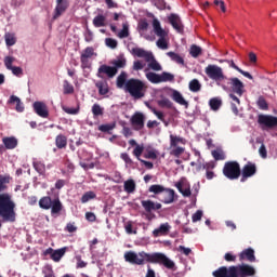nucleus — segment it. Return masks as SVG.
<instances>
[{
    "label": "nucleus",
    "mask_w": 277,
    "mask_h": 277,
    "mask_svg": "<svg viewBox=\"0 0 277 277\" xmlns=\"http://www.w3.org/2000/svg\"><path fill=\"white\" fill-rule=\"evenodd\" d=\"M70 8V2L68 0H56V6L53 13V19L57 21L62 14L66 12Z\"/></svg>",
    "instance_id": "nucleus-13"
},
{
    "label": "nucleus",
    "mask_w": 277,
    "mask_h": 277,
    "mask_svg": "<svg viewBox=\"0 0 277 277\" xmlns=\"http://www.w3.org/2000/svg\"><path fill=\"white\" fill-rule=\"evenodd\" d=\"M235 277H252L256 276V269L250 264L232 265Z\"/></svg>",
    "instance_id": "nucleus-9"
},
{
    "label": "nucleus",
    "mask_w": 277,
    "mask_h": 277,
    "mask_svg": "<svg viewBox=\"0 0 277 277\" xmlns=\"http://www.w3.org/2000/svg\"><path fill=\"white\" fill-rule=\"evenodd\" d=\"M123 256L124 261L132 265H146V263H153L163 265L167 269H174L175 267L174 261L170 260L161 252L146 253V251H141L135 253L134 251H128Z\"/></svg>",
    "instance_id": "nucleus-1"
},
{
    "label": "nucleus",
    "mask_w": 277,
    "mask_h": 277,
    "mask_svg": "<svg viewBox=\"0 0 277 277\" xmlns=\"http://www.w3.org/2000/svg\"><path fill=\"white\" fill-rule=\"evenodd\" d=\"M105 44L108 47V49H117L118 48V40L114 38H106Z\"/></svg>",
    "instance_id": "nucleus-56"
},
{
    "label": "nucleus",
    "mask_w": 277,
    "mask_h": 277,
    "mask_svg": "<svg viewBox=\"0 0 277 277\" xmlns=\"http://www.w3.org/2000/svg\"><path fill=\"white\" fill-rule=\"evenodd\" d=\"M144 114L142 113H135L131 119L130 122L134 129V131H142V129H144Z\"/></svg>",
    "instance_id": "nucleus-18"
},
{
    "label": "nucleus",
    "mask_w": 277,
    "mask_h": 277,
    "mask_svg": "<svg viewBox=\"0 0 277 277\" xmlns=\"http://www.w3.org/2000/svg\"><path fill=\"white\" fill-rule=\"evenodd\" d=\"M81 68L85 70V68H92V63L90 58H85L84 56H80Z\"/></svg>",
    "instance_id": "nucleus-57"
},
{
    "label": "nucleus",
    "mask_w": 277,
    "mask_h": 277,
    "mask_svg": "<svg viewBox=\"0 0 277 277\" xmlns=\"http://www.w3.org/2000/svg\"><path fill=\"white\" fill-rule=\"evenodd\" d=\"M103 75H106L108 79H114L118 75V70L109 65H101L97 69V77L103 79Z\"/></svg>",
    "instance_id": "nucleus-14"
},
{
    "label": "nucleus",
    "mask_w": 277,
    "mask_h": 277,
    "mask_svg": "<svg viewBox=\"0 0 277 277\" xmlns=\"http://www.w3.org/2000/svg\"><path fill=\"white\" fill-rule=\"evenodd\" d=\"M171 98H173V101L179 105H184L186 107H189V103H187V101H185V97H183V94H181V92L176 90L173 91Z\"/></svg>",
    "instance_id": "nucleus-27"
},
{
    "label": "nucleus",
    "mask_w": 277,
    "mask_h": 277,
    "mask_svg": "<svg viewBox=\"0 0 277 277\" xmlns=\"http://www.w3.org/2000/svg\"><path fill=\"white\" fill-rule=\"evenodd\" d=\"M8 183H10V175H0V193L8 189Z\"/></svg>",
    "instance_id": "nucleus-44"
},
{
    "label": "nucleus",
    "mask_w": 277,
    "mask_h": 277,
    "mask_svg": "<svg viewBox=\"0 0 277 277\" xmlns=\"http://www.w3.org/2000/svg\"><path fill=\"white\" fill-rule=\"evenodd\" d=\"M82 57H85L87 60H91V57L94 56V48L92 47H88L85 48L82 53H81Z\"/></svg>",
    "instance_id": "nucleus-53"
},
{
    "label": "nucleus",
    "mask_w": 277,
    "mask_h": 277,
    "mask_svg": "<svg viewBox=\"0 0 277 277\" xmlns=\"http://www.w3.org/2000/svg\"><path fill=\"white\" fill-rule=\"evenodd\" d=\"M32 166L38 174H44L47 172V166L41 161L34 162Z\"/></svg>",
    "instance_id": "nucleus-49"
},
{
    "label": "nucleus",
    "mask_w": 277,
    "mask_h": 277,
    "mask_svg": "<svg viewBox=\"0 0 277 277\" xmlns=\"http://www.w3.org/2000/svg\"><path fill=\"white\" fill-rule=\"evenodd\" d=\"M168 21L170 25L177 31V34H183L185 26H183V22L181 21V17L177 14L171 13L168 16Z\"/></svg>",
    "instance_id": "nucleus-17"
},
{
    "label": "nucleus",
    "mask_w": 277,
    "mask_h": 277,
    "mask_svg": "<svg viewBox=\"0 0 277 277\" xmlns=\"http://www.w3.org/2000/svg\"><path fill=\"white\" fill-rule=\"evenodd\" d=\"M183 153H185L184 147H173L171 148L170 155H172V157H181V155H183Z\"/></svg>",
    "instance_id": "nucleus-55"
},
{
    "label": "nucleus",
    "mask_w": 277,
    "mask_h": 277,
    "mask_svg": "<svg viewBox=\"0 0 277 277\" xmlns=\"http://www.w3.org/2000/svg\"><path fill=\"white\" fill-rule=\"evenodd\" d=\"M95 88H97L100 96H105V94H109V84L107 83V81L100 80L95 82Z\"/></svg>",
    "instance_id": "nucleus-25"
},
{
    "label": "nucleus",
    "mask_w": 277,
    "mask_h": 277,
    "mask_svg": "<svg viewBox=\"0 0 277 277\" xmlns=\"http://www.w3.org/2000/svg\"><path fill=\"white\" fill-rule=\"evenodd\" d=\"M135 181L133 180H128L124 182L123 184V188H124V192H127V194H133V192H135Z\"/></svg>",
    "instance_id": "nucleus-42"
},
{
    "label": "nucleus",
    "mask_w": 277,
    "mask_h": 277,
    "mask_svg": "<svg viewBox=\"0 0 277 277\" xmlns=\"http://www.w3.org/2000/svg\"><path fill=\"white\" fill-rule=\"evenodd\" d=\"M76 261H77V269H83V267H88V262H84L83 260H81V255H77Z\"/></svg>",
    "instance_id": "nucleus-59"
},
{
    "label": "nucleus",
    "mask_w": 277,
    "mask_h": 277,
    "mask_svg": "<svg viewBox=\"0 0 277 277\" xmlns=\"http://www.w3.org/2000/svg\"><path fill=\"white\" fill-rule=\"evenodd\" d=\"M144 153V145H136V147L133 149L132 154L138 161L142 160V154Z\"/></svg>",
    "instance_id": "nucleus-52"
},
{
    "label": "nucleus",
    "mask_w": 277,
    "mask_h": 277,
    "mask_svg": "<svg viewBox=\"0 0 277 277\" xmlns=\"http://www.w3.org/2000/svg\"><path fill=\"white\" fill-rule=\"evenodd\" d=\"M55 144L58 149L66 148L68 146V138L64 134H58L55 138Z\"/></svg>",
    "instance_id": "nucleus-31"
},
{
    "label": "nucleus",
    "mask_w": 277,
    "mask_h": 277,
    "mask_svg": "<svg viewBox=\"0 0 277 277\" xmlns=\"http://www.w3.org/2000/svg\"><path fill=\"white\" fill-rule=\"evenodd\" d=\"M91 111L94 118H98L100 116H103L105 114V108H103L98 104H93Z\"/></svg>",
    "instance_id": "nucleus-40"
},
{
    "label": "nucleus",
    "mask_w": 277,
    "mask_h": 277,
    "mask_svg": "<svg viewBox=\"0 0 277 277\" xmlns=\"http://www.w3.org/2000/svg\"><path fill=\"white\" fill-rule=\"evenodd\" d=\"M144 66H146V64L142 63V61H134L133 70H143Z\"/></svg>",
    "instance_id": "nucleus-63"
},
{
    "label": "nucleus",
    "mask_w": 277,
    "mask_h": 277,
    "mask_svg": "<svg viewBox=\"0 0 277 277\" xmlns=\"http://www.w3.org/2000/svg\"><path fill=\"white\" fill-rule=\"evenodd\" d=\"M117 88L127 90V71H121L117 77Z\"/></svg>",
    "instance_id": "nucleus-33"
},
{
    "label": "nucleus",
    "mask_w": 277,
    "mask_h": 277,
    "mask_svg": "<svg viewBox=\"0 0 277 277\" xmlns=\"http://www.w3.org/2000/svg\"><path fill=\"white\" fill-rule=\"evenodd\" d=\"M132 55H135L136 57H143L145 62H148V68L151 70H155L156 72H159L163 68L161 67V64L155 60V55H153V52H148L142 48H133L132 49Z\"/></svg>",
    "instance_id": "nucleus-4"
},
{
    "label": "nucleus",
    "mask_w": 277,
    "mask_h": 277,
    "mask_svg": "<svg viewBox=\"0 0 277 277\" xmlns=\"http://www.w3.org/2000/svg\"><path fill=\"white\" fill-rule=\"evenodd\" d=\"M98 131H102V133H109V131H114V126L111 124H102L98 127Z\"/></svg>",
    "instance_id": "nucleus-60"
},
{
    "label": "nucleus",
    "mask_w": 277,
    "mask_h": 277,
    "mask_svg": "<svg viewBox=\"0 0 277 277\" xmlns=\"http://www.w3.org/2000/svg\"><path fill=\"white\" fill-rule=\"evenodd\" d=\"M209 105L213 111H217L222 107V100L213 97L209 101Z\"/></svg>",
    "instance_id": "nucleus-43"
},
{
    "label": "nucleus",
    "mask_w": 277,
    "mask_h": 277,
    "mask_svg": "<svg viewBox=\"0 0 277 277\" xmlns=\"http://www.w3.org/2000/svg\"><path fill=\"white\" fill-rule=\"evenodd\" d=\"M258 122L266 129H276L277 117L272 115H259Z\"/></svg>",
    "instance_id": "nucleus-10"
},
{
    "label": "nucleus",
    "mask_w": 277,
    "mask_h": 277,
    "mask_svg": "<svg viewBox=\"0 0 277 277\" xmlns=\"http://www.w3.org/2000/svg\"><path fill=\"white\" fill-rule=\"evenodd\" d=\"M129 24L123 23L122 24V29L118 32V38L123 39V38H129Z\"/></svg>",
    "instance_id": "nucleus-50"
},
{
    "label": "nucleus",
    "mask_w": 277,
    "mask_h": 277,
    "mask_svg": "<svg viewBox=\"0 0 277 277\" xmlns=\"http://www.w3.org/2000/svg\"><path fill=\"white\" fill-rule=\"evenodd\" d=\"M4 39L6 47H14L16 44V35L12 32H5Z\"/></svg>",
    "instance_id": "nucleus-39"
},
{
    "label": "nucleus",
    "mask_w": 277,
    "mask_h": 277,
    "mask_svg": "<svg viewBox=\"0 0 277 277\" xmlns=\"http://www.w3.org/2000/svg\"><path fill=\"white\" fill-rule=\"evenodd\" d=\"M107 21V17L103 14H98L93 18V25L94 27H105V22Z\"/></svg>",
    "instance_id": "nucleus-35"
},
{
    "label": "nucleus",
    "mask_w": 277,
    "mask_h": 277,
    "mask_svg": "<svg viewBox=\"0 0 277 277\" xmlns=\"http://www.w3.org/2000/svg\"><path fill=\"white\" fill-rule=\"evenodd\" d=\"M66 250H67L66 247L54 250L52 253V261H54V263H60V261H62V258L64 256V254H66Z\"/></svg>",
    "instance_id": "nucleus-32"
},
{
    "label": "nucleus",
    "mask_w": 277,
    "mask_h": 277,
    "mask_svg": "<svg viewBox=\"0 0 277 277\" xmlns=\"http://www.w3.org/2000/svg\"><path fill=\"white\" fill-rule=\"evenodd\" d=\"M192 220L194 223L200 222L202 220V210H197L196 213L193 214Z\"/></svg>",
    "instance_id": "nucleus-62"
},
{
    "label": "nucleus",
    "mask_w": 277,
    "mask_h": 277,
    "mask_svg": "<svg viewBox=\"0 0 277 277\" xmlns=\"http://www.w3.org/2000/svg\"><path fill=\"white\" fill-rule=\"evenodd\" d=\"M212 157L215 161H224V159H226V154L221 149H215L212 150Z\"/></svg>",
    "instance_id": "nucleus-48"
},
{
    "label": "nucleus",
    "mask_w": 277,
    "mask_h": 277,
    "mask_svg": "<svg viewBox=\"0 0 277 277\" xmlns=\"http://www.w3.org/2000/svg\"><path fill=\"white\" fill-rule=\"evenodd\" d=\"M141 205L143 209H145L146 213H153V211H159V209H161L162 207L161 203L155 202L150 199L142 200Z\"/></svg>",
    "instance_id": "nucleus-21"
},
{
    "label": "nucleus",
    "mask_w": 277,
    "mask_h": 277,
    "mask_svg": "<svg viewBox=\"0 0 277 277\" xmlns=\"http://www.w3.org/2000/svg\"><path fill=\"white\" fill-rule=\"evenodd\" d=\"M223 174L229 181H237L241 176V166L237 161H227L223 167Z\"/></svg>",
    "instance_id": "nucleus-7"
},
{
    "label": "nucleus",
    "mask_w": 277,
    "mask_h": 277,
    "mask_svg": "<svg viewBox=\"0 0 277 277\" xmlns=\"http://www.w3.org/2000/svg\"><path fill=\"white\" fill-rule=\"evenodd\" d=\"M174 82V75L168 71L160 74V83Z\"/></svg>",
    "instance_id": "nucleus-37"
},
{
    "label": "nucleus",
    "mask_w": 277,
    "mask_h": 277,
    "mask_svg": "<svg viewBox=\"0 0 277 277\" xmlns=\"http://www.w3.org/2000/svg\"><path fill=\"white\" fill-rule=\"evenodd\" d=\"M158 105L159 107H166L167 109H172V107H174V103H172L168 97L159 100Z\"/></svg>",
    "instance_id": "nucleus-47"
},
{
    "label": "nucleus",
    "mask_w": 277,
    "mask_h": 277,
    "mask_svg": "<svg viewBox=\"0 0 277 277\" xmlns=\"http://www.w3.org/2000/svg\"><path fill=\"white\" fill-rule=\"evenodd\" d=\"M158 200L163 202V205H172L176 200V193L172 188H164Z\"/></svg>",
    "instance_id": "nucleus-15"
},
{
    "label": "nucleus",
    "mask_w": 277,
    "mask_h": 277,
    "mask_svg": "<svg viewBox=\"0 0 277 277\" xmlns=\"http://www.w3.org/2000/svg\"><path fill=\"white\" fill-rule=\"evenodd\" d=\"M153 114L158 118V120H161V122H166V116L163 113L157 110L156 108H151Z\"/></svg>",
    "instance_id": "nucleus-61"
},
{
    "label": "nucleus",
    "mask_w": 277,
    "mask_h": 277,
    "mask_svg": "<svg viewBox=\"0 0 277 277\" xmlns=\"http://www.w3.org/2000/svg\"><path fill=\"white\" fill-rule=\"evenodd\" d=\"M176 189L184 196V198H189L192 196V186L185 177H182L179 182L175 183Z\"/></svg>",
    "instance_id": "nucleus-12"
},
{
    "label": "nucleus",
    "mask_w": 277,
    "mask_h": 277,
    "mask_svg": "<svg viewBox=\"0 0 277 277\" xmlns=\"http://www.w3.org/2000/svg\"><path fill=\"white\" fill-rule=\"evenodd\" d=\"M205 72L209 79L215 81L216 85L222 88L224 81H226V76L224 75V69L217 65H208L205 69Z\"/></svg>",
    "instance_id": "nucleus-6"
},
{
    "label": "nucleus",
    "mask_w": 277,
    "mask_h": 277,
    "mask_svg": "<svg viewBox=\"0 0 277 277\" xmlns=\"http://www.w3.org/2000/svg\"><path fill=\"white\" fill-rule=\"evenodd\" d=\"M226 62L227 64H229L230 68H234V70H237V72H240V75H242L247 79H250L251 81L252 79H254V77H252L250 72L243 71V69L239 68V66L235 64V61H226Z\"/></svg>",
    "instance_id": "nucleus-28"
},
{
    "label": "nucleus",
    "mask_w": 277,
    "mask_h": 277,
    "mask_svg": "<svg viewBox=\"0 0 277 277\" xmlns=\"http://www.w3.org/2000/svg\"><path fill=\"white\" fill-rule=\"evenodd\" d=\"M39 207L40 209H44L45 211H49V209H51V215H60V213H62V210L64 209V205H62V200H60V197L52 199L50 196L41 197L39 200Z\"/></svg>",
    "instance_id": "nucleus-3"
},
{
    "label": "nucleus",
    "mask_w": 277,
    "mask_h": 277,
    "mask_svg": "<svg viewBox=\"0 0 277 277\" xmlns=\"http://www.w3.org/2000/svg\"><path fill=\"white\" fill-rule=\"evenodd\" d=\"M168 233H170V224L168 223H163L159 228L153 230L154 237H161L163 235H168Z\"/></svg>",
    "instance_id": "nucleus-26"
},
{
    "label": "nucleus",
    "mask_w": 277,
    "mask_h": 277,
    "mask_svg": "<svg viewBox=\"0 0 277 277\" xmlns=\"http://www.w3.org/2000/svg\"><path fill=\"white\" fill-rule=\"evenodd\" d=\"M153 27L154 34H156L159 38L156 42L157 48L166 51V49H168V41H166L168 32L163 28H161V23L157 18L153 19Z\"/></svg>",
    "instance_id": "nucleus-8"
},
{
    "label": "nucleus",
    "mask_w": 277,
    "mask_h": 277,
    "mask_svg": "<svg viewBox=\"0 0 277 277\" xmlns=\"http://www.w3.org/2000/svg\"><path fill=\"white\" fill-rule=\"evenodd\" d=\"M147 90L148 85H146V82L140 79L131 78L126 83V92H129L130 96H133L135 101L144 98Z\"/></svg>",
    "instance_id": "nucleus-2"
},
{
    "label": "nucleus",
    "mask_w": 277,
    "mask_h": 277,
    "mask_svg": "<svg viewBox=\"0 0 277 277\" xmlns=\"http://www.w3.org/2000/svg\"><path fill=\"white\" fill-rule=\"evenodd\" d=\"M256 105L259 107V109H262V111H267V109H269V104H267V101L265 100V97L263 95H260L258 101H256Z\"/></svg>",
    "instance_id": "nucleus-41"
},
{
    "label": "nucleus",
    "mask_w": 277,
    "mask_h": 277,
    "mask_svg": "<svg viewBox=\"0 0 277 277\" xmlns=\"http://www.w3.org/2000/svg\"><path fill=\"white\" fill-rule=\"evenodd\" d=\"M2 143L4 144L8 150H14L16 146H18V140L14 136H6L2 138Z\"/></svg>",
    "instance_id": "nucleus-24"
},
{
    "label": "nucleus",
    "mask_w": 277,
    "mask_h": 277,
    "mask_svg": "<svg viewBox=\"0 0 277 277\" xmlns=\"http://www.w3.org/2000/svg\"><path fill=\"white\" fill-rule=\"evenodd\" d=\"M168 57L172 60V62H175L176 64H185V60L181 55L174 52H168Z\"/></svg>",
    "instance_id": "nucleus-46"
},
{
    "label": "nucleus",
    "mask_w": 277,
    "mask_h": 277,
    "mask_svg": "<svg viewBox=\"0 0 277 277\" xmlns=\"http://www.w3.org/2000/svg\"><path fill=\"white\" fill-rule=\"evenodd\" d=\"M240 174H241L240 183H246L248 179L256 174V164L252 162H248L242 167V170H240Z\"/></svg>",
    "instance_id": "nucleus-11"
},
{
    "label": "nucleus",
    "mask_w": 277,
    "mask_h": 277,
    "mask_svg": "<svg viewBox=\"0 0 277 277\" xmlns=\"http://www.w3.org/2000/svg\"><path fill=\"white\" fill-rule=\"evenodd\" d=\"M14 62H16V58L14 56H5L4 57V66H5L6 70H11L12 74L15 75V77H21V75H23V68L12 66V64H14Z\"/></svg>",
    "instance_id": "nucleus-16"
},
{
    "label": "nucleus",
    "mask_w": 277,
    "mask_h": 277,
    "mask_svg": "<svg viewBox=\"0 0 277 277\" xmlns=\"http://www.w3.org/2000/svg\"><path fill=\"white\" fill-rule=\"evenodd\" d=\"M120 158L122 159V161H124V163H127V166H133V159H131V156H129V154L122 153L120 155Z\"/></svg>",
    "instance_id": "nucleus-58"
},
{
    "label": "nucleus",
    "mask_w": 277,
    "mask_h": 277,
    "mask_svg": "<svg viewBox=\"0 0 277 277\" xmlns=\"http://www.w3.org/2000/svg\"><path fill=\"white\" fill-rule=\"evenodd\" d=\"M189 54L192 55V57H195V58L200 57V55H202V48L196 44H193L190 45Z\"/></svg>",
    "instance_id": "nucleus-45"
},
{
    "label": "nucleus",
    "mask_w": 277,
    "mask_h": 277,
    "mask_svg": "<svg viewBox=\"0 0 277 277\" xmlns=\"http://www.w3.org/2000/svg\"><path fill=\"white\" fill-rule=\"evenodd\" d=\"M113 68H116V70L118 71V68H124V66H127V60L124 58H119L113 62Z\"/></svg>",
    "instance_id": "nucleus-54"
},
{
    "label": "nucleus",
    "mask_w": 277,
    "mask_h": 277,
    "mask_svg": "<svg viewBox=\"0 0 277 277\" xmlns=\"http://www.w3.org/2000/svg\"><path fill=\"white\" fill-rule=\"evenodd\" d=\"M95 198H96V193L89 190L82 195L80 202L82 205H85V202H90V200H94Z\"/></svg>",
    "instance_id": "nucleus-38"
},
{
    "label": "nucleus",
    "mask_w": 277,
    "mask_h": 277,
    "mask_svg": "<svg viewBox=\"0 0 277 277\" xmlns=\"http://www.w3.org/2000/svg\"><path fill=\"white\" fill-rule=\"evenodd\" d=\"M63 89H64V94H72L75 92V87H72V84H70L68 80H64Z\"/></svg>",
    "instance_id": "nucleus-51"
},
{
    "label": "nucleus",
    "mask_w": 277,
    "mask_h": 277,
    "mask_svg": "<svg viewBox=\"0 0 277 277\" xmlns=\"http://www.w3.org/2000/svg\"><path fill=\"white\" fill-rule=\"evenodd\" d=\"M188 88L190 92H200V90H202V84H200L198 79H193L189 81Z\"/></svg>",
    "instance_id": "nucleus-36"
},
{
    "label": "nucleus",
    "mask_w": 277,
    "mask_h": 277,
    "mask_svg": "<svg viewBox=\"0 0 277 277\" xmlns=\"http://www.w3.org/2000/svg\"><path fill=\"white\" fill-rule=\"evenodd\" d=\"M239 261H249V263H254L256 261V256L254 255V249L252 248L245 249L239 254Z\"/></svg>",
    "instance_id": "nucleus-22"
},
{
    "label": "nucleus",
    "mask_w": 277,
    "mask_h": 277,
    "mask_svg": "<svg viewBox=\"0 0 277 277\" xmlns=\"http://www.w3.org/2000/svg\"><path fill=\"white\" fill-rule=\"evenodd\" d=\"M9 105H15V110L18 113H23L25 111V106L23 105V102L21 101V97L16 96V95H11L9 101H8Z\"/></svg>",
    "instance_id": "nucleus-23"
},
{
    "label": "nucleus",
    "mask_w": 277,
    "mask_h": 277,
    "mask_svg": "<svg viewBox=\"0 0 277 277\" xmlns=\"http://www.w3.org/2000/svg\"><path fill=\"white\" fill-rule=\"evenodd\" d=\"M145 159H157V151L150 149L147 150L146 154H144Z\"/></svg>",
    "instance_id": "nucleus-64"
},
{
    "label": "nucleus",
    "mask_w": 277,
    "mask_h": 277,
    "mask_svg": "<svg viewBox=\"0 0 277 277\" xmlns=\"http://www.w3.org/2000/svg\"><path fill=\"white\" fill-rule=\"evenodd\" d=\"M32 107L37 116H40V118H49V107L44 102H35Z\"/></svg>",
    "instance_id": "nucleus-19"
},
{
    "label": "nucleus",
    "mask_w": 277,
    "mask_h": 277,
    "mask_svg": "<svg viewBox=\"0 0 277 277\" xmlns=\"http://www.w3.org/2000/svg\"><path fill=\"white\" fill-rule=\"evenodd\" d=\"M213 277H235V271L233 266H221L212 273Z\"/></svg>",
    "instance_id": "nucleus-20"
},
{
    "label": "nucleus",
    "mask_w": 277,
    "mask_h": 277,
    "mask_svg": "<svg viewBox=\"0 0 277 277\" xmlns=\"http://www.w3.org/2000/svg\"><path fill=\"white\" fill-rule=\"evenodd\" d=\"M148 192L150 194H155L156 196H161V194H163V192H166V187H163L162 185H159V184H154V185L149 186Z\"/></svg>",
    "instance_id": "nucleus-34"
},
{
    "label": "nucleus",
    "mask_w": 277,
    "mask_h": 277,
    "mask_svg": "<svg viewBox=\"0 0 277 277\" xmlns=\"http://www.w3.org/2000/svg\"><path fill=\"white\" fill-rule=\"evenodd\" d=\"M170 149L179 147V144H185V138L181 136H176L174 134H170Z\"/></svg>",
    "instance_id": "nucleus-29"
},
{
    "label": "nucleus",
    "mask_w": 277,
    "mask_h": 277,
    "mask_svg": "<svg viewBox=\"0 0 277 277\" xmlns=\"http://www.w3.org/2000/svg\"><path fill=\"white\" fill-rule=\"evenodd\" d=\"M221 88L225 92H233L234 94H237V96H243V92H246V85L241 82V80H239V78L236 77H226L223 84H221Z\"/></svg>",
    "instance_id": "nucleus-5"
},
{
    "label": "nucleus",
    "mask_w": 277,
    "mask_h": 277,
    "mask_svg": "<svg viewBox=\"0 0 277 277\" xmlns=\"http://www.w3.org/2000/svg\"><path fill=\"white\" fill-rule=\"evenodd\" d=\"M145 77L147 81H149L150 83H155V84L161 83V75L157 72L148 71L145 74Z\"/></svg>",
    "instance_id": "nucleus-30"
}]
</instances>
